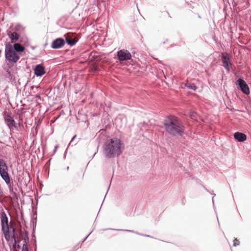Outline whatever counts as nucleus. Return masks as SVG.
<instances>
[{
  "mask_svg": "<svg viewBox=\"0 0 251 251\" xmlns=\"http://www.w3.org/2000/svg\"><path fill=\"white\" fill-rule=\"evenodd\" d=\"M125 148L124 144L119 138L114 137L107 140L103 146V154L106 158H113L119 156Z\"/></svg>",
  "mask_w": 251,
  "mask_h": 251,
  "instance_id": "f257e3e1",
  "label": "nucleus"
},
{
  "mask_svg": "<svg viewBox=\"0 0 251 251\" xmlns=\"http://www.w3.org/2000/svg\"><path fill=\"white\" fill-rule=\"evenodd\" d=\"M164 125L166 131L171 135L181 136L184 133V126L181 122L175 116H170L166 118Z\"/></svg>",
  "mask_w": 251,
  "mask_h": 251,
  "instance_id": "f03ea898",
  "label": "nucleus"
},
{
  "mask_svg": "<svg viewBox=\"0 0 251 251\" xmlns=\"http://www.w3.org/2000/svg\"><path fill=\"white\" fill-rule=\"evenodd\" d=\"M5 56L6 59L11 63H16L20 59L19 53L16 52L10 44L5 45Z\"/></svg>",
  "mask_w": 251,
  "mask_h": 251,
  "instance_id": "7ed1b4c3",
  "label": "nucleus"
},
{
  "mask_svg": "<svg viewBox=\"0 0 251 251\" xmlns=\"http://www.w3.org/2000/svg\"><path fill=\"white\" fill-rule=\"evenodd\" d=\"M0 175L6 184L10 182V179L8 173V167L3 159H0Z\"/></svg>",
  "mask_w": 251,
  "mask_h": 251,
  "instance_id": "20e7f679",
  "label": "nucleus"
},
{
  "mask_svg": "<svg viewBox=\"0 0 251 251\" xmlns=\"http://www.w3.org/2000/svg\"><path fill=\"white\" fill-rule=\"evenodd\" d=\"M0 220L1 223L2 230L4 234L6 239L8 240V237H9V227L7 217L3 211L1 213Z\"/></svg>",
  "mask_w": 251,
  "mask_h": 251,
  "instance_id": "39448f33",
  "label": "nucleus"
},
{
  "mask_svg": "<svg viewBox=\"0 0 251 251\" xmlns=\"http://www.w3.org/2000/svg\"><path fill=\"white\" fill-rule=\"evenodd\" d=\"M231 58V56L228 53H222L221 61L223 66L228 72L230 71V67L232 66V63L230 61Z\"/></svg>",
  "mask_w": 251,
  "mask_h": 251,
  "instance_id": "423d86ee",
  "label": "nucleus"
},
{
  "mask_svg": "<svg viewBox=\"0 0 251 251\" xmlns=\"http://www.w3.org/2000/svg\"><path fill=\"white\" fill-rule=\"evenodd\" d=\"M238 89L240 90L244 94L249 95L250 93V88L246 82L242 78H238L236 81Z\"/></svg>",
  "mask_w": 251,
  "mask_h": 251,
  "instance_id": "0eeeda50",
  "label": "nucleus"
},
{
  "mask_svg": "<svg viewBox=\"0 0 251 251\" xmlns=\"http://www.w3.org/2000/svg\"><path fill=\"white\" fill-rule=\"evenodd\" d=\"M117 56L120 61L129 60L131 55L130 52L126 50H121L117 53Z\"/></svg>",
  "mask_w": 251,
  "mask_h": 251,
  "instance_id": "6e6552de",
  "label": "nucleus"
},
{
  "mask_svg": "<svg viewBox=\"0 0 251 251\" xmlns=\"http://www.w3.org/2000/svg\"><path fill=\"white\" fill-rule=\"evenodd\" d=\"M65 45L64 40L60 38L54 40L51 44V48L54 49L61 48Z\"/></svg>",
  "mask_w": 251,
  "mask_h": 251,
  "instance_id": "1a4fd4ad",
  "label": "nucleus"
},
{
  "mask_svg": "<svg viewBox=\"0 0 251 251\" xmlns=\"http://www.w3.org/2000/svg\"><path fill=\"white\" fill-rule=\"evenodd\" d=\"M35 75L37 76H40L45 74L44 67L40 64L36 66L34 69Z\"/></svg>",
  "mask_w": 251,
  "mask_h": 251,
  "instance_id": "9d476101",
  "label": "nucleus"
},
{
  "mask_svg": "<svg viewBox=\"0 0 251 251\" xmlns=\"http://www.w3.org/2000/svg\"><path fill=\"white\" fill-rule=\"evenodd\" d=\"M6 125L10 129L16 127V123L14 119L9 115H7L4 117Z\"/></svg>",
  "mask_w": 251,
  "mask_h": 251,
  "instance_id": "9b49d317",
  "label": "nucleus"
},
{
  "mask_svg": "<svg viewBox=\"0 0 251 251\" xmlns=\"http://www.w3.org/2000/svg\"><path fill=\"white\" fill-rule=\"evenodd\" d=\"M234 138L239 142H243L247 139V136L245 134L236 132L234 134Z\"/></svg>",
  "mask_w": 251,
  "mask_h": 251,
  "instance_id": "f8f14e48",
  "label": "nucleus"
},
{
  "mask_svg": "<svg viewBox=\"0 0 251 251\" xmlns=\"http://www.w3.org/2000/svg\"><path fill=\"white\" fill-rule=\"evenodd\" d=\"M13 48L16 52L18 53L22 52L25 50V48L19 43L15 44Z\"/></svg>",
  "mask_w": 251,
  "mask_h": 251,
  "instance_id": "ddd939ff",
  "label": "nucleus"
},
{
  "mask_svg": "<svg viewBox=\"0 0 251 251\" xmlns=\"http://www.w3.org/2000/svg\"><path fill=\"white\" fill-rule=\"evenodd\" d=\"M9 38L11 39L12 41L16 42L19 39V35L16 32L8 33Z\"/></svg>",
  "mask_w": 251,
  "mask_h": 251,
  "instance_id": "4468645a",
  "label": "nucleus"
},
{
  "mask_svg": "<svg viewBox=\"0 0 251 251\" xmlns=\"http://www.w3.org/2000/svg\"><path fill=\"white\" fill-rule=\"evenodd\" d=\"M66 41L68 45L73 46L75 44L77 40H75V39H72L69 37H66Z\"/></svg>",
  "mask_w": 251,
  "mask_h": 251,
  "instance_id": "2eb2a0df",
  "label": "nucleus"
},
{
  "mask_svg": "<svg viewBox=\"0 0 251 251\" xmlns=\"http://www.w3.org/2000/svg\"><path fill=\"white\" fill-rule=\"evenodd\" d=\"M185 86L188 89H192L194 91H196L197 89V86L194 84V83H191L190 82H187L185 84Z\"/></svg>",
  "mask_w": 251,
  "mask_h": 251,
  "instance_id": "dca6fc26",
  "label": "nucleus"
},
{
  "mask_svg": "<svg viewBox=\"0 0 251 251\" xmlns=\"http://www.w3.org/2000/svg\"><path fill=\"white\" fill-rule=\"evenodd\" d=\"M240 244V242L238 240H237V239H235L233 241V246H237L238 245H239Z\"/></svg>",
  "mask_w": 251,
  "mask_h": 251,
  "instance_id": "f3484780",
  "label": "nucleus"
},
{
  "mask_svg": "<svg viewBox=\"0 0 251 251\" xmlns=\"http://www.w3.org/2000/svg\"><path fill=\"white\" fill-rule=\"evenodd\" d=\"M203 188L208 192L210 193L211 194H212L214 196H215V194L214 193V191H212V192H210L205 186H203Z\"/></svg>",
  "mask_w": 251,
  "mask_h": 251,
  "instance_id": "a211bd4d",
  "label": "nucleus"
},
{
  "mask_svg": "<svg viewBox=\"0 0 251 251\" xmlns=\"http://www.w3.org/2000/svg\"><path fill=\"white\" fill-rule=\"evenodd\" d=\"M22 251H28L27 248L25 245H23Z\"/></svg>",
  "mask_w": 251,
  "mask_h": 251,
  "instance_id": "6ab92c4d",
  "label": "nucleus"
},
{
  "mask_svg": "<svg viewBox=\"0 0 251 251\" xmlns=\"http://www.w3.org/2000/svg\"><path fill=\"white\" fill-rule=\"evenodd\" d=\"M57 148H58V146H55L54 152H55L56 151V150Z\"/></svg>",
  "mask_w": 251,
  "mask_h": 251,
  "instance_id": "aec40b11",
  "label": "nucleus"
},
{
  "mask_svg": "<svg viewBox=\"0 0 251 251\" xmlns=\"http://www.w3.org/2000/svg\"><path fill=\"white\" fill-rule=\"evenodd\" d=\"M212 202L213 204H214V196L212 197Z\"/></svg>",
  "mask_w": 251,
  "mask_h": 251,
  "instance_id": "412c9836",
  "label": "nucleus"
},
{
  "mask_svg": "<svg viewBox=\"0 0 251 251\" xmlns=\"http://www.w3.org/2000/svg\"><path fill=\"white\" fill-rule=\"evenodd\" d=\"M75 137V136L73 137L72 140H73Z\"/></svg>",
  "mask_w": 251,
  "mask_h": 251,
  "instance_id": "4be33fe9",
  "label": "nucleus"
},
{
  "mask_svg": "<svg viewBox=\"0 0 251 251\" xmlns=\"http://www.w3.org/2000/svg\"><path fill=\"white\" fill-rule=\"evenodd\" d=\"M143 236H149V235H143L142 234Z\"/></svg>",
  "mask_w": 251,
  "mask_h": 251,
  "instance_id": "5701e85b",
  "label": "nucleus"
},
{
  "mask_svg": "<svg viewBox=\"0 0 251 251\" xmlns=\"http://www.w3.org/2000/svg\"><path fill=\"white\" fill-rule=\"evenodd\" d=\"M128 231H129V232H132V231L131 230H127Z\"/></svg>",
  "mask_w": 251,
  "mask_h": 251,
  "instance_id": "b1692460",
  "label": "nucleus"
}]
</instances>
